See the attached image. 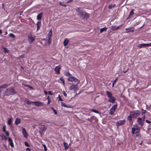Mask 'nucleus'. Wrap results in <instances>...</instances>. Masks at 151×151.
I'll list each match as a JSON object with an SVG mask.
<instances>
[{
	"instance_id": "obj_1",
	"label": "nucleus",
	"mask_w": 151,
	"mask_h": 151,
	"mask_svg": "<svg viewBox=\"0 0 151 151\" xmlns=\"http://www.w3.org/2000/svg\"><path fill=\"white\" fill-rule=\"evenodd\" d=\"M76 12L78 15L81 19H85L88 18L89 17V14L81 8H78L77 9Z\"/></svg>"
},
{
	"instance_id": "obj_2",
	"label": "nucleus",
	"mask_w": 151,
	"mask_h": 151,
	"mask_svg": "<svg viewBox=\"0 0 151 151\" xmlns=\"http://www.w3.org/2000/svg\"><path fill=\"white\" fill-rule=\"evenodd\" d=\"M140 114L139 111L137 110L130 112V115L128 117L129 120H131L132 118H134L139 115Z\"/></svg>"
},
{
	"instance_id": "obj_3",
	"label": "nucleus",
	"mask_w": 151,
	"mask_h": 151,
	"mask_svg": "<svg viewBox=\"0 0 151 151\" xmlns=\"http://www.w3.org/2000/svg\"><path fill=\"white\" fill-rule=\"evenodd\" d=\"M16 93V92L15 91L14 88L12 87L7 88L5 91V94L7 96L13 95Z\"/></svg>"
},
{
	"instance_id": "obj_4",
	"label": "nucleus",
	"mask_w": 151,
	"mask_h": 151,
	"mask_svg": "<svg viewBox=\"0 0 151 151\" xmlns=\"http://www.w3.org/2000/svg\"><path fill=\"white\" fill-rule=\"evenodd\" d=\"M140 131L139 127L137 125H134L132 128V133L134 134H138Z\"/></svg>"
},
{
	"instance_id": "obj_5",
	"label": "nucleus",
	"mask_w": 151,
	"mask_h": 151,
	"mask_svg": "<svg viewBox=\"0 0 151 151\" xmlns=\"http://www.w3.org/2000/svg\"><path fill=\"white\" fill-rule=\"evenodd\" d=\"M145 120V115H144L143 116L142 118H138L137 122L138 124L141 126H142L144 125V121Z\"/></svg>"
},
{
	"instance_id": "obj_6",
	"label": "nucleus",
	"mask_w": 151,
	"mask_h": 151,
	"mask_svg": "<svg viewBox=\"0 0 151 151\" xmlns=\"http://www.w3.org/2000/svg\"><path fill=\"white\" fill-rule=\"evenodd\" d=\"M68 81L70 82L74 81L76 83H79V81L78 79L76 78L75 77L71 76L68 77Z\"/></svg>"
},
{
	"instance_id": "obj_7",
	"label": "nucleus",
	"mask_w": 151,
	"mask_h": 151,
	"mask_svg": "<svg viewBox=\"0 0 151 151\" xmlns=\"http://www.w3.org/2000/svg\"><path fill=\"white\" fill-rule=\"evenodd\" d=\"M46 129L47 128L45 125H41L39 127V129L40 130V134L41 135H42V134L43 132L45 131L46 130Z\"/></svg>"
},
{
	"instance_id": "obj_8",
	"label": "nucleus",
	"mask_w": 151,
	"mask_h": 151,
	"mask_svg": "<svg viewBox=\"0 0 151 151\" xmlns=\"http://www.w3.org/2000/svg\"><path fill=\"white\" fill-rule=\"evenodd\" d=\"M35 40V38L31 34L28 35V40L29 43L31 44Z\"/></svg>"
},
{
	"instance_id": "obj_9",
	"label": "nucleus",
	"mask_w": 151,
	"mask_h": 151,
	"mask_svg": "<svg viewBox=\"0 0 151 151\" xmlns=\"http://www.w3.org/2000/svg\"><path fill=\"white\" fill-rule=\"evenodd\" d=\"M117 107V105L115 104L112 106L110 110V114L111 115L113 114Z\"/></svg>"
},
{
	"instance_id": "obj_10",
	"label": "nucleus",
	"mask_w": 151,
	"mask_h": 151,
	"mask_svg": "<svg viewBox=\"0 0 151 151\" xmlns=\"http://www.w3.org/2000/svg\"><path fill=\"white\" fill-rule=\"evenodd\" d=\"M69 89L71 90H73L74 92L77 90H78V88L77 85H73L71 86L69 88Z\"/></svg>"
},
{
	"instance_id": "obj_11",
	"label": "nucleus",
	"mask_w": 151,
	"mask_h": 151,
	"mask_svg": "<svg viewBox=\"0 0 151 151\" xmlns=\"http://www.w3.org/2000/svg\"><path fill=\"white\" fill-rule=\"evenodd\" d=\"M33 103L35 104V105L37 106H43L44 105L43 103L39 101H35L32 102Z\"/></svg>"
},
{
	"instance_id": "obj_12",
	"label": "nucleus",
	"mask_w": 151,
	"mask_h": 151,
	"mask_svg": "<svg viewBox=\"0 0 151 151\" xmlns=\"http://www.w3.org/2000/svg\"><path fill=\"white\" fill-rule=\"evenodd\" d=\"M151 46V43L148 44H142L139 45L138 47L141 48L142 47H150Z\"/></svg>"
},
{
	"instance_id": "obj_13",
	"label": "nucleus",
	"mask_w": 151,
	"mask_h": 151,
	"mask_svg": "<svg viewBox=\"0 0 151 151\" xmlns=\"http://www.w3.org/2000/svg\"><path fill=\"white\" fill-rule=\"evenodd\" d=\"M134 30V28L133 27H131L126 28V33H128L129 32H132Z\"/></svg>"
},
{
	"instance_id": "obj_14",
	"label": "nucleus",
	"mask_w": 151,
	"mask_h": 151,
	"mask_svg": "<svg viewBox=\"0 0 151 151\" xmlns=\"http://www.w3.org/2000/svg\"><path fill=\"white\" fill-rule=\"evenodd\" d=\"M52 35V30H50V32H49V33L48 34V39L49 41V44H50V43H51V37Z\"/></svg>"
},
{
	"instance_id": "obj_15",
	"label": "nucleus",
	"mask_w": 151,
	"mask_h": 151,
	"mask_svg": "<svg viewBox=\"0 0 151 151\" xmlns=\"http://www.w3.org/2000/svg\"><path fill=\"white\" fill-rule=\"evenodd\" d=\"M122 25H121L118 26H111V28L113 30H118L121 27Z\"/></svg>"
},
{
	"instance_id": "obj_16",
	"label": "nucleus",
	"mask_w": 151,
	"mask_h": 151,
	"mask_svg": "<svg viewBox=\"0 0 151 151\" xmlns=\"http://www.w3.org/2000/svg\"><path fill=\"white\" fill-rule=\"evenodd\" d=\"M125 122V120H119L117 122L116 124L118 126H120V125L124 124Z\"/></svg>"
},
{
	"instance_id": "obj_17",
	"label": "nucleus",
	"mask_w": 151,
	"mask_h": 151,
	"mask_svg": "<svg viewBox=\"0 0 151 151\" xmlns=\"http://www.w3.org/2000/svg\"><path fill=\"white\" fill-rule=\"evenodd\" d=\"M9 85H7L6 84H3L0 86V92H1L2 91V89H4L6 88L7 87L9 86Z\"/></svg>"
},
{
	"instance_id": "obj_18",
	"label": "nucleus",
	"mask_w": 151,
	"mask_h": 151,
	"mask_svg": "<svg viewBox=\"0 0 151 151\" xmlns=\"http://www.w3.org/2000/svg\"><path fill=\"white\" fill-rule=\"evenodd\" d=\"M22 132L23 134L24 135V136L26 138H27L28 136V135L25 129L24 128H23Z\"/></svg>"
},
{
	"instance_id": "obj_19",
	"label": "nucleus",
	"mask_w": 151,
	"mask_h": 151,
	"mask_svg": "<svg viewBox=\"0 0 151 151\" xmlns=\"http://www.w3.org/2000/svg\"><path fill=\"white\" fill-rule=\"evenodd\" d=\"M115 100L116 99L114 96H112L109 98L108 101L109 102H112V103H114Z\"/></svg>"
},
{
	"instance_id": "obj_20",
	"label": "nucleus",
	"mask_w": 151,
	"mask_h": 151,
	"mask_svg": "<svg viewBox=\"0 0 151 151\" xmlns=\"http://www.w3.org/2000/svg\"><path fill=\"white\" fill-rule=\"evenodd\" d=\"M60 69L61 68L60 66H57L55 67V70L57 74H59L60 73Z\"/></svg>"
},
{
	"instance_id": "obj_21",
	"label": "nucleus",
	"mask_w": 151,
	"mask_h": 151,
	"mask_svg": "<svg viewBox=\"0 0 151 151\" xmlns=\"http://www.w3.org/2000/svg\"><path fill=\"white\" fill-rule=\"evenodd\" d=\"M8 141L10 145L12 147H14V145L12 139L10 137L9 138Z\"/></svg>"
},
{
	"instance_id": "obj_22",
	"label": "nucleus",
	"mask_w": 151,
	"mask_h": 151,
	"mask_svg": "<svg viewBox=\"0 0 151 151\" xmlns=\"http://www.w3.org/2000/svg\"><path fill=\"white\" fill-rule=\"evenodd\" d=\"M134 9H132L131 12H130L129 14V15L128 16V17L127 18V19H128L129 18H130L134 14Z\"/></svg>"
},
{
	"instance_id": "obj_23",
	"label": "nucleus",
	"mask_w": 151,
	"mask_h": 151,
	"mask_svg": "<svg viewBox=\"0 0 151 151\" xmlns=\"http://www.w3.org/2000/svg\"><path fill=\"white\" fill-rule=\"evenodd\" d=\"M43 14L42 12L40 13L37 16V19L38 20H41L42 19V15Z\"/></svg>"
},
{
	"instance_id": "obj_24",
	"label": "nucleus",
	"mask_w": 151,
	"mask_h": 151,
	"mask_svg": "<svg viewBox=\"0 0 151 151\" xmlns=\"http://www.w3.org/2000/svg\"><path fill=\"white\" fill-rule=\"evenodd\" d=\"M69 42V40L68 39H65L64 40L63 42V44L65 46H67Z\"/></svg>"
},
{
	"instance_id": "obj_25",
	"label": "nucleus",
	"mask_w": 151,
	"mask_h": 151,
	"mask_svg": "<svg viewBox=\"0 0 151 151\" xmlns=\"http://www.w3.org/2000/svg\"><path fill=\"white\" fill-rule=\"evenodd\" d=\"M41 25V22H40L39 21L37 22V30H38L39 29Z\"/></svg>"
},
{
	"instance_id": "obj_26",
	"label": "nucleus",
	"mask_w": 151,
	"mask_h": 151,
	"mask_svg": "<svg viewBox=\"0 0 151 151\" xmlns=\"http://www.w3.org/2000/svg\"><path fill=\"white\" fill-rule=\"evenodd\" d=\"M61 104L62 106H64V107H67L68 108H71V106H67L66 105V104L65 103H64L63 102H61Z\"/></svg>"
},
{
	"instance_id": "obj_27",
	"label": "nucleus",
	"mask_w": 151,
	"mask_h": 151,
	"mask_svg": "<svg viewBox=\"0 0 151 151\" xmlns=\"http://www.w3.org/2000/svg\"><path fill=\"white\" fill-rule=\"evenodd\" d=\"M21 122V120L20 119L17 118L16 119L15 123L16 124L18 125Z\"/></svg>"
},
{
	"instance_id": "obj_28",
	"label": "nucleus",
	"mask_w": 151,
	"mask_h": 151,
	"mask_svg": "<svg viewBox=\"0 0 151 151\" xmlns=\"http://www.w3.org/2000/svg\"><path fill=\"white\" fill-rule=\"evenodd\" d=\"M63 144L64 147H65V150H67L68 148L69 147V146L68 145V144L65 142H64L63 143Z\"/></svg>"
},
{
	"instance_id": "obj_29",
	"label": "nucleus",
	"mask_w": 151,
	"mask_h": 151,
	"mask_svg": "<svg viewBox=\"0 0 151 151\" xmlns=\"http://www.w3.org/2000/svg\"><path fill=\"white\" fill-rule=\"evenodd\" d=\"M106 94L108 95V97H109V98L112 96V93L111 92H110L108 91H106Z\"/></svg>"
},
{
	"instance_id": "obj_30",
	"label": "nucleus",
	"mask_w": 151,
	"mask_h": 151,
	"mask_svg": "<svg viewBox=\"0 0 151 151\" xmlns=\"http://www.w3.org/2000/svg\"><path fill=\"white\" fill-rule=\"evenodd\" d=\"M107 28L106 27H105L104 28H102L100 29V32L101 33H102L104 31H106L107 29Z\"/></svg>"
},
{
	"instance_id": "obj_31",
	"label": "nucleus",
	"mask_w": 151,
	"mask_h": 151,
	"mask_svg": "<svg viewBox=\"0 0 151 151\" xmlns=\"http://www.w3.org/2000/svg\"><path fill=\"white\" fill-rule=\"evenodd\" d=\"M26 101V102L27 103V104H28L30 105L32 104V103H33V102H32L33 101H31L30 100H29V99H27Z\"/></svg>"
},
{
	"instance_id": "obj_32",
	"label": "nucleus",
	"mask_w": 151,
	"mask_h": 151,
	"mask_svg": "<svg viewBox=\"0 0 151 151\" xmlns=\"http://www.w3.org/2000/svg\"><path fill=\"white\" fill-rule=\"evenodd\" d=\"M12 123V118H10L9 119L8 121V123L9 125H11Z\"/></svg>"
},
{
	"instance_id": "obj_33",
	"label": "nucleus",
	"mask_w": 151,
	"mask_h": 151,
	"mask_svg": "<svg viewBox=\"0 0 151 151\" xmlns=\"http://www.w3.org/2000/svg\"><path fill=\"white\" fill-rule=\"evenodd\" d=\"M49 40L48 39V40H45V44L46 45H48L51 44V43H50V44H49Z\"/></svg>"
},
{
	"instance_id": "obj_34",
	"label": "nucleus",
	"mask_w": 151,
	"mask_h": 151,
	"mask_svg": "<svg viewBox=\"0 0 151 151\" xmlns=\"http://www.w3.org/2000/svg\"><path fill=\"white\" fill-rule=\"evenodd\" d=\"M136 135L135 136V137L137 139H139V138H140L141 136V135L138 133V134H136Z\"/></svg>"
},
{
	"instance_id": "obj_35",
	"label": "nucleus",
	"mask_w": 151,
	"mask_h": 151,
	"mask_svg": "<svg viewBox=\"0 0 151 151\" xmlns=\"http://www.w3.org/2000/svg\"><path fill=\"white\" fill-rule=\"evenodd\" d=\"M90 110L92 112H93L99 114V111L96 109H91Z\"/></svg>"
},
{
	"instance_id": "obj_36",
	"label": "nucleus",
	"mask_w": 151,
	"mask_h": 151,
	"mask_svg": "<svg viewBox=\"0 0 151 151\" xmlns=\"http://www.w3.org/2000/svg\"><path fill=\"white\" fill-rule=\"evenodd\" d=\"M115 4H110V5H109V9H112V8L114 7H115Z\"/></svg>"
},
{
	"instance_id": "obj_37",
	"label": "nucleus",
	"mask_w": 151,
	"mask_h": 151,
	"mask_svg": "<svg viewBox=\"0 0 151 151\" xmlns=\"http://www.w3.org/2000/svg\"><path fill=\"white\" fill-rule=\"evenodd\" d=\"M50 108L51 109L53 110V112L55 114H57V112L56 110L54 109L52 107H51Z\"/></svg>"
},
{
	"instance_id": "obj_38",
	"label": "nucleus",
	"mask_w": 151,
	"mask_h": 151,
	"mask_svg": "<svg viewBox=\"0 0 151 151\" xmlns=\"http://www.w3.org/2000/svg\"><path fill=\"white\" fill-rule=\"evenodd\" d=\"M118 79V78H117L113 82L112 85V86L113 87L114 86V85L115 83L116 82L117 80Z\"/></svg>"
},
{
	"instance_id": "obj_39",
	"label": "nucleus",
	"mask_w": 151,
	"mask_h": 151,
	"mask_svg": "<svg viewBox=\"0 0 151 151\" xmlns=\"http://www.w3.org/2000/svg\"><path fill=\"white\" fill-rule=\"evenodd\" d=\"M9 36L11 37H13V38H14L15 37V35L13 34L12 33H10L9 34Z\"/></svg>"
},
{
	"instance_id": "obj_40",
	"label": "nucleus",
	"mask_w": 151,
	"mask_h": 151,
	"mask_svg": "<svg viewBox=\"0 0 151 151\" xmlns=\"http://www.w3.org/2000/svg\"><path fill=\"white\" fill-rule=\"evenodd\" d=\"M3 49H4L3 51H4V52H8L9 50H7V48H6L4 47L3 48Z\"/></svg>"
},
{
	"instance_id": "obj_41",
	"label": "nucleus",
	"mask_w": 151,
	"mask_h": 151,
	"mask_svg": "<svg viewBox=\"0 0 151 151\" xmlns=\"http://www.w3.org/2000/svg\"><path fill=\"white\" fill-rule=\"evenodd\" d=\"M6 126L5 125H4L3 126V131L4 132H6Z\"/></svg>"
},
{
	"instance_id": "obj_42",
	"label": "nucleus",
	"mask_w": 151,
	"mask_h": 151,
	"mask_svg": "<svg viewBox=\"0 0 151 151\" xmlns=\"http://www.w3.org/2000/svg\"><path fill=\"white\" fill-rule=\"evenodd\" d=\"M25 145L26 146L28 147H29L30 145L28 143V142L26 141L25 142Z\"/></svg>"
},
{
	"instance_id": "obj_43",
	"label": "nucleus",
	"mask_w": 151,
	"mask_h": 151,
	"mask_svg": "<svg viewBox=\"0 0 151 151\" xmlns=\"http://www.w3.org/2000/svg\"><path fill=\"white\" fill-rule=\"evenodd\" d=\"M60 80L63 82V85H64L65 83L63 78L62 77H61L60 78Z\"/></svg>"
},
{
	"instance_id": "obj_44",
	"label": "nucleus",
	"mask_w": 151,
	"mask_h": 151,
	"mask_svg": "<svg viewBox=\"0 0 151 151\" xmlns=\"http://www.w3.org/2000/svg\"><path fill=\"white\" fill-rule=\"evenodd\" d=\"M141 111L142 114H145L146 112V111L145 110H144L143 109H141Z\"/></svg>"
},
{
	"instance_id": "obj_45",
	"label": "nucleus",
	"mask_w": 151,
	"mask_h": 151,
	"mask_svg": "<svg viewBox=\"0 0 151 151\" xmlns=\"http://www.w3.org/2000/svg\"><path fill=\"white\" fill-rule=\"evenodd\" d=\"M58 97L59 98V100L60 101H63V99L61 98L60 95L59 94L58 95Z\"/></svg>"
},
{
	"instance_id": "obj_46",
	"label": "nucleus",
	"mask_w": 151,
	"mask_h": 151,
	"mask_svg": "<svg viewBox=\"0 0 151 151\" xmlns=\"http://www.w3.org/2000/svg\"><path fill=\"white\" fill-rule=\"evenodd\" d=\"M65 75L66 76H69V77L70 76H71V74H70L69 73H68V72L66 73Z\"/></svg>"
},
{
	"instance_id": "obj_47",
	"label": "nucleus",
	"mask_w": 151,
	"mask_h": 151,
	"mask_svg": "<svg viewBox=\"0 0 151 151\" xmlns=\"http://www.w3.org/2000/svg\"><path fill=\"white\" fill-rule=\"evenodd\" d=\"M42 145L44 147L45 151H46L47 149L46 145L45 144H42Z\"/></svg>"
},
{
	"instance_id": "obj_48",
	"label": "nucleus",
	"mask_w": 151,
	"mask_h": 151,
	"mask_svg": "<svg viewBox=\"0 0 151 151\" xmlns=\"http://www.w3.org/2000/svg\"><path fill=\"white\" fill-rule=\"evenodd\" d=\"M92 117L94 118H96L95 117V116H92L90 118H88L87 119V120L88 121H90V122H91V118Z\"/></svg>"
},
{
	"instance_id": "obj_49",
	"label": "nucleus",
	"mask_w": 151,
	"mask_h": 151,
	"mask_svg": "<svg viewBox=\"0 0 151 151\" xmlns=\"http://www.w3.org/2000/svg\"><path fill=\"white\" fill-rule=\"evenodd\" d=\"M60 4V5H62V6H63L64 7H66V5L62 4L61 3V2H60V4Z\"/></svg>"
},
{
	"instance_id": "obj_50",
	"label": "nucleus",
	"mask_w": 151,
	"mask_h": 151,
	"mask_svg": "<svg viewBox=\"0 0 151 151\" xmlns=\"http://www.w3.org/2000/svg\"><path fill=\"white\" fill-rule=\"evenodd\" d=\"M48 93L49 95H53L51 91H48Z\"/></svg>"
},
{
	"instance_id": "obj_51",
	"label": "nucleus",
	"mask_w": 151,
	"mask_h": 151,
	"mask_svg": "<svg viewBox=\"0 0 151 151\" xmlns=\"http://www.w3.org/2000/svg\"><path fill=\"white\" fill-rule=\"evenodd\" d=\"M4 132L5 133V134L7 136H9V133L8 131H6V132Z\"/></svg>"
},
{
	"instance_id": "obj_52",
	"label": "nucleus",
	"mask_w": 151,
	"mask_h": 151,
	"mask_svg": "<svg viewBox=\"0 0 151 151\" xmlns=\"http://www.w3.org/2000/svg\"><path fill=\"white\" fill-rule=\"evenodd\" d=\"M63 94L65 96H67V94L65 93V91H63Z\"/></svg>"
},
{
	"instance_id": "obj_53",
	"label": "nucleus",
	"mask_w": 151,
	"mask_h": 151,
	"mask_svg": "<svg viewBox=\"0 0 151 151\" xmlns=\"http://www.w3.org/2000/svg\"><path fill=\"white\" fill-rule=\"evenodd\" d=\"M146 122L148 123H151V122L150 121H149L148 120H145Z\"/></svg>"
},
{
	"instance_id": "obj_54",
	"label": "nucleus",
	"mask_w": 151,
	"mask_h": 151,
	"mask_svg": "<svg viewBox=\"0 0 151 151\" xmlns=\"http://www.w3.org/2000/svg\"><path fill=\"white\" fill-rule=\"evenodd\" d=\"M26 150L27 151H31L30 148H26Z\"/></svg>"
},
{
	"instance_id": "obj_55",
	"label": "nucleus",
	"mask_w": 151,
	"mask_h": 151,
	"mask_svg": "<svg viewBox=\"0 0 151 151\" xmlns=\"http://www.w3.org/2000/svg\"><path fill=\"white\" fill-rule=\"evenodd\" d=\"M73 0H68V1H67V3H70L71 2H72L73 1Z\"/></svg>"
},
{
	"instance_id": "obj_56",
	"label": "nucleus",
	"mask_w": 151,
	"mask_h": 151,
	"mask_svg": "<svg viewBox=\"0 0 151 151\" xmlns=\"http://www.w3.org/2000/svg\"><path fill=\"white\" fill-rule=\"evenodd\" d=\"M51 102L50 99H49V100H48V103L47 104H49Z\"/></svg>"
},
{
	"instance_id": "obj_57",
	"label": "nucleus",
	"mask_w": 151,
	"mask_h": 151,
	"mask_svg": "<svg viewBox=\"0 0 151 151\" xmlns=\"http://www.w3.org/2000/svg\"><path fill=\"white\" fill-rule=\"evenodd\" d=\"M44 92L45 95H47V92L46 91H44Z\"/></svg>"
},
{
	"instance_id": "obj_58",
	"label": "nucleus",
	"mask_w": 151,
	"mask_h": 151,
	"mask_svg": "<svg viewBox=\"0 0 151 151\" xmlns=\"http://www.w3.org/2000/svg\"><path fill=\"white\" fill-rule=\"evenodd\" d=\"M128 70H129V69H127L126 70H125V71H124V73H126V72L127 71H128Z\"/></svg>"
},
{
	"instance_id": "obj_59",
	"label": "nucleus",
	"mask_w": 151,
	"mask_h": 151,
	"mask_svg": "<svg viewBox=\"0 0 151 151\" xmlns=\"http://www.w3.org/2000/svg\"><path fill=\"white\" fill-rule=\"evenodd\" d=\"M130 124H133V122L132 121H131V120H130Z\"/></svg>"
},
{
	"instance_id": "obj_60",
	"label": "nucleus",
	"mask_w": 151,
	"mask_h": 151,
	"mask_svg": "<svg viewBox=\"0 0 151 151\" xmlns=\"http://www.w3.org/2000/svg\"><path fill=\"white\" fill-rule=\"evenodd\" d=\"M48 100H49V99H50L49 96H48L47 98Z\"/></svg>"
},
{
	"instance_id": "obj_61",
	"label": "nucleus",
	"mask_w": 151,
	"mask_h": 151,
	"mask_svg": "<svg viewBox=\"0 0 151 151\" xmlns=\"http://www.w3.org/2000/svg\"><path fill=\"white\" fill-rule=\"evenodd\" d=\"M2 33V30L0 29V34H1Z\"/></svg>"
},
{
	"instance_id": "obj_62",
	"label": "nucleus",
	"mask_w": 151,
	"mask_h": 151,
	"mask_svg": "<svg viewBox=\"0 0 151 151\" xmlns=\"http://www.w3.org/2000/svg\"><path fill=\"white\" fill-rule=\"evenodd\" d=\"M29 88H31L32 89H33V88L32 87H31L30 86H29Z\"/></svg>"
},
{
	"instance_id": "obj_63",
	"label": "nucleus",
	"mask_w": 151,
	"mask_h": 151,
	"mask_svg": "<svg viewBox=\"0 0 151 151\" xmlns=\"http://www.w3.org/2000/svg\"><path fill=\"white\" fill-rule=\"evenodd\" d=\"M25 85L27 87H29V86H29L28 85Z\"/></svg>"
},
{
	"instance_id": "obj_64",
	"label": "nucleus",
	"mask_w": 151,
	"mask_h": 151,
	"mask_svg": "<svg viewBox=\"0 0 151 151\" xmlns=\"http://www.w3.org/2000/svg\"><path fill=\"white\" fill-rule=\"evenodd\" d=\"M7 34V31L5 32V35H6Z\"/></svg>"
}]
</instances>
